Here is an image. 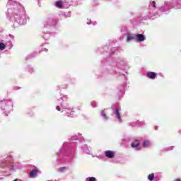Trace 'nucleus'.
I'll return each mask as SVG.
<instances>
[{"label": "nucleus", "mask_w": 181, "mask_h": 181, "mask_svg": "<svg viewBox=\"0 0 181 181\" xmlns=\"http://www.w3.org/2000/svg\"><path fill=\"white\" fill-rule=\"evenodd\" d=\"M6 17L18 25L26 23V16H25V8L16 0H8L7 3Z\"/></svg>", "instance_id": "obj_1"}, {"label": "nucleus", "mask_w": 181, "mask_h": 181, "mask_svg": "<svg viewBox=\"0 0 181 181\" xmlns=\"http://www.w3.org/2000/svg\"><path fill=\"white\" fill-rule=\"evenodd\" d=\"M9 37H12V35H9Z\"/></svg>", "instance_id": "obj_36"}, {"label": "nucleus", "mask_w": 181, "mask_h": 181, "mask_svg": "<svg viewBox=\"0 0 181 181\" xmlns=\"http://www.w3.org/2000/svg\"><path fill=\"white\" fill-rule=\"evenodd\" d=\"M6 46H5V44L1 42L0 43V50H4Z\"/></svg>", "instance_id": "obj_19"}, {"label": "nucleus", "mask_w": 181, "mask_h": 181, "mask_svg": "<svg viewBox=\"0 0 181 181\" xmlns=\"http://www.w3.org/2000/svg\"><path fill=\"white\" fill-rule=\"evenodd\" d=\"M147 77H148V78H151V80H155V78H156V73H155V72H148L147 73Z\"/></svg>", "instance_id": "obj_9"}, {"label": "nucleus", "mask_w": 181, "mask_h": 181, "mask_svg": "<svg viewBox=\"0 0 181 181\" xmlns=\"http://www.w3.org/2000/svg\"><path fill=\"white\" fill-rule=\"evenodd\" d=\"M151 145H152V144H151V141H149V140H144L143 141L144 148H149V146H151Z\"/></svg>", "instance_id": "obj_11"}, {"label": "nucleus", "mask_w": 181, "mask_h": 181, "mask_svg": "<svg viewBox=\"0 0 181 181\" xmlns=\"http://www.w3.org/2000/svg\"><path fill=\"white\" fill-rule=\"evenodd\" d=\"M148 179L150 181H153V179H155V174H153V173L150 174V175L148 176Z\"/></svg>", "instance_id": "obj_16"}, {"label": "nucleus", "mask_w": 181, "mask_h": 181, "mask_svg": "<svg viewBox=\"0 0 181 181\" xmlns=\"http://www.w3.org/2000/svg\"><path fill=\"white\" fill-rule=\"evenodd\" d=\"M30 71L32 72L33 71V69L32 68L30 69Z\"/></svg>", "instance_id": "obj_33"}, {"label": "nucleus", "mask_w": 181, "mask_h": 181, "mask_svg": "<svg viewBox=\"0 0 181 181\" xmlns=\"http://www.w3.org/2000/svg\"><path fill=\"white\" fill-rule=\"evenodd\" d=\"M49 37H50V35H49V34H45V35L43 36L44 39H49Z\"/></svg>", "instance_id": "obj_23"}, {"label": "nucleus", "mask_w": 181, "mask_h": 181, "mask_svg": "<svg viewBox=\"0 0 181 181\" xmlns=\"http://www.w3.org/2000/svg\"><path fill=\"white\" fill-rule=\"evenodd\" d=\"M151 5H152L153 8H156V2L152 1Z\"/></svg>", "instance_id": "obj_26"}, {"label": "nucleus", "mask_w": 181, "mask_h": 181, "mask_svg": "<svg viewBox=\"0 0 181 181\" xmlns=\"http://www.w3.org/2000/svg\"><path fill=\"white\" fill-rule=\"evenodd\" d=\"M101 117H103L105 121H107V119H108V117L105 113V110L101 111Z\"/></svg>", "instance_id": "obj_14"}, {"label": "nucleus", "mask_w": 181, "mask_h": 181, "mask_svg": "<svg viewBox=\"0 0 181 181\" xmlns=\"http://www.w3.org/2000/svg\"><path fill=\"white\" fill-rule=\"evenodd\" d=\"M95 180H96L95 177H89L86 178L85 181H95Z\"/></svg>", "instance_id": "obj_18"}, {"label": "nucleus", "mask_w": 181, "mask_h": 181, "mask_svg": "<svg viewBox=\"0 0 181 181\" xmlns=\"http://www.w3.org/2000/svg\"><path fill=\"white\" fill-rule=\"evenodd\" d=\"M131 146L135 149H141V147H139V141L138 140H135L134 142H132Z\"/></svg>", "instance_id": "obj_7"}, {"label": "nucleus", "mask_w": 181, "mask_h": 181, "mask_svg": "<svg viewBox=\"0 0 181 181\" xmlns=\"http://www.w3.org/2000/svg\"><path fill=\"white\" fill-rule=\"evenodd\" d=\"M11 169H12L13 170H16V169H19V165H13L11 166Z\"/></svg>", "instance_id": "obj_20"}, {"label": "nucleus", "mask_w": 181, "mask_h": 181, "mask_svg": "<svg viewBox=\"0 0 181 181\" xmlns=\"http://www.w3.org/2000/svg\"><path fill=\"white\" fill-rule=\"evenodd\" d=\"M0 104L1 105V110H3L4 112L9 113L12 111V108H13V104L12 103V101L9 100L4 99L0 102Z\"/></svg>", "instance_id": "obj_2"}, {"label": "nucleus", "mask_w": 181, "mask_h": 181, "mask_svg": "<svg viewBox=\"0 0 181 181\" xmlns=\"http://www.w3.org/2000/svg\"><path fill=\"white\" fill-rule=\"evenodd\" d=\"M174 181H181V180L179 179V178H177V179H175Z\"/></svg>", "instance_id": "obj_31"}, {"label": "nucleus", "mask_w": 181, "mask_h": 181, "mask_svg": "<svg viewBox=\"0 0 181 181\" xmlns=\"http://www.w3.org/2000/svg\"><path fill=\"white\" fill-rule=\"evenodd\" d=\"M9 45H11V42H9Z\"/></svg>", "instance_id": "obj_39"}, {"label": "nucleus", "mask_w": 181, "mask_h": 181, "mask_svg": "<svg viewBox=\"0 0 181 181\" xmlns=\"http://www.w3.org/2000/svg\"><path fill=\"white\" fill-rule=\"evenodd\" d=\"M68 117H73V116H71V115H68Z\"/></svg>", "instance_id": "obj_35"}, {"label": "nucleus", "mask_w": 181, "mask_h": 181, "mask_svg": "<svg viewBox=\"0 0 181 181\" xmlns=\"http://www.w3.org/2000/svg\"><path fill=\"white\" fill-rule=\"evenodd\" d=\"M55 5L57 8H59V9H62V8H63V1H58L55 3Z\"/></svg>", "instance_id": "obj_13"}, {"label": "nucleus", "mask_w": 181, "mask_h": 181, "mask_svg": "<svg viewBox=\"0 0 181 181\" xmlns=\"http://www.w3.org/2000/svg\"><path fill=\"white\" fill-rule=\"evenodd\" d=\"M119 90H120V92H121V93H124L125 88H124L123 86H120V87H119Z\"/></svg>", "instance_id": "obj_25"}, {"label": "nucleus", "mask_w": 181, "mask_h": 181, "mask_svg": "<svg viewBox=\"0 0 181 181\" xmlns=\"http://www.w3.org/2000/svg\"><path fill=\"white\" fill-rule=\"evenodd\" d=\"M105 155L106 158H109L110 159H112L115 156V153L112 151H107L105 152Z\"/></svg>", "instance_id": "obj_5"}, {"label": "nucleus", "mask_w": 181, "mask_h": 181, "mask_svg": "<svg viewBox=\"0 0 181 181\" xmlns=\"http://www.w3.org/2000/svg\"><path fill=\"white\" fill-rule=\"evenodd\" d=\"M135 37H136V35H134V34H130V33H127V42H131V40H134V39H135Z\"/></svg>", "instance_id": "obj_10"}, {"label": "nucleus", "mask_w": 181, "mask_h": 181, "mask_svg": "<svg viewBox=\"0 0 181 181\" xmlns=\"http://www.w3.org/2000/svg\"><path fill=\"white\" fill-rule=\"evenodd\" d=\"M68 110H73V108H71V107H69Z\"/></svg>", "instance_id": "obj_34"}, {"label": "nucleus", "mask_w": 181, "mask_h": 181, "mask_svg": "<svg viewBox=\"0 0 181 181\" xmlns=\"http://www.w3.org/2000/svg\"><path fill=\"white\" fill-rule=\"evenodd\" d=\"M67 169V168L66 167H62V168H60L59 169V172H64V170H66Z\"/></svg>", "instance_id": "obj_22"}, {"label": "nucleus", "mask_w": 181, "mask_h": 181, "mask_svg": "<svg viewBox=\"0 0 181 181\" xmlns=\"http://www.w3.org/2000/svg\"><path fill=\"white\" fill-rule=\"evenodd\" d=\"M155 129H156V130L158 129V127H155Z\"/></svg>", "instance_id": "obj_37"}, {"label": "nucleus", "mask_w": 181, "mask_h": 181, "mask_svg": "<svg viewBox=\"0 0 181 181\" xmlns=\"http://www.w3.org/2000/svg\"><path fill=\"white\" fill-rule=\"evenodd\" d=\"M39 172V169L34 168L30 172V177H36L37 176V173Z\"/></svg>", "instance_id": "obj_6"}, {"label": "nucleus", "mask_w": 181, "mask_h": 181, "mask_svg": "<svg viewBox=\"0 0 181 181\" xmlns=\"http://www.w3.org/2000/svg\"><path fill=\"white\" fill-rule=\"evenodd\" d=\"M86 23H87V25H91V23L93 25H97V22L95 21L94 23H93V22H91V19H89V18L87 19Z\"/></svg>", "instance_id": "obj_17"}, {"label": "nucleus", "mask_w": 181, "mask_h": 181, "mask_svg": "<svg viewBox=\"0 0 181 181\" xmlns=\"http://www.w3.org/2000/svg\"><path fill=\"white\" fill-rule=\"evenodd\" d=\"M64 16H66V18H70L71 16V14H70V13H66L64 14Z\"/></svg>", "instance_id": "obj_24"}, {"label": "nucleus", "mask_w": 181, "mask_h": 181, "mask_svg": "<svg viewBox=\"0 0 181 181\" xmlns=\"http://www.w3.org/2000/svg\"><path fill=\"white\" fill-rule=\"evenodd\" d=\"M64 145H66V143H65V144H64Z\"/></svg>", "instance_id": "obj_38"}, {"label": "nucleus", "mask_w": 181, "mask_h": 181, "mask_svg": "<svg viewBox=\"0 0 181 181\" xmlns=\"http://www.w3.org/2000/svg\"><path fill=\"white\" fill-rule=\"evenodd\" d=\"M56 110H57V111H61L60 106H57Z\"/></svg>", "instance_id": "obj_29"}, {"label": "nucleus", "mask_w": 181, "mask_h": 181, "mask_svg": "<svg viewBox=\"0 0 181 181\" xmlns=\"http://www.w3.org/2000/svg\"><path fill=\"white\" fill-rule=\"evenodd\" d=\"M56 24V21L52 18H49L44 22V27L48 28V26H53Z\"/></svg>", "instance_id": "obj_3"}, {"label": "nucleus", "mask_w": 181, "mask_h": 181, "mask_svg": "<svg viewBox=\"0 0 181 181\" xmlns=\"http://www.w3.org/2000/svg\"><path fill=\"white\" fill-rule=\"evenodd\" d=\"M83 152H85V153H90V148H88V146L85 145L83 146Z\"/></svg>", "instance_id": "obj_15"}, {"label": "nucleus", "mask_w": 181, "mask_h": 181, "mask_svg": "<svg viewBox=\"0 0 181 181\" xmlns=\"http://www.w3.org/2000/svg\"><path fill=\"white\" fill-rule=\"evenodd\" d=\"M74 139H78V137L77 136H74L73 137H71L72 141H74Z\"/></svg>", "instance_id": "obj_27"}, {"label": "nucleus", "mask_w": 181, "mask_h": 181, "mask_svg": "<svg viewBox=\"0 0 181 181\" xmlns=\"http://www.w3.org/2000/svg\"><path fill=\"white\" fill-rule=\"evenodd\" d=\"M61 100H62L63 101H64V100H67V96L61 97Z\"/></svg>", "instance_id": "obj_28"}, {"label": "nucleus", "mask_w": 181, "mask_h": 181, "mask_svg": "<svg viewBox=\"0 0 181 181\" xmlns=\"http://www.w3.org/2000/svg\"><path fill=\"white\" fill-rule=\"evenodd\" d=\"M136 37L138 42H144V40H145V39H146L145 37V35H144L142 34H138L137 35H136Z\"/></svg>", "instance_id": "obj_8"}, {"label": "nucleus", "mask_w": 181, "mask_h": 181, "mask_svg": "<svg viewBox=\"0 0 181 181\" xmlns=\"http://www.w3.org/2000/svg\"><path fill=\"white\" fill-rule=\"evenodd\" d=\"M43 51H44V52H47V49L45 48V49H43Z\"/></svg>", "instance_id": "obj_32"}, {"label": "nucleus", "mask_w": 181, "mask_h": 181, "mask_svg": "<svg viewBox=\"0 0 181 181\" xmlns=\"http://www.w3.org/2000/svg\"><path fill=\"white\" fill-rule=\"evenodd\" d=\"M91 105L93 108H95V107H97V103H95V101H93L91 103Z\"/></svg>", "instance_id": "obj_21"}, {"label": "nucleus", "mask_w": 181, "mask_h": 181, "mask_svg": "<svg viewBox=\"0 0 181 181\" xmlns=\"http://www.w3.org/2000/svg\"><path fill=\"white\" fill-rule=\"evenodd\" d=\"M120 109L119 107L115 109V117L117 119L118 122H122L121 114L119 113Z\"/></svg>", "instance_id": "obj_4"}, {"label": "nucleus", "mask_w": 181, "mask_h": 181, "mask_svg": "<svg viewBox=\"0 0 181 181\" xmlns=\"http://www.w3.org/2000/svg\"><path fill=\"white\" fill-rule=\"evenodd\" d=\"M173 148H174L173 146L169 147V148H168V151H172V149H173Z\"/></svg>", "instance_id": "obj_30"}, {"label": "nucleus", "mask_w": 181, "mask_h": 181, "mask_svg": "<svg viewBox=\"0 0 181 181\" xmlns=\"http://www.w3.org/2000/svg\"><path fill=\"white\" fill-rule=\"evenodd\" d=\"M169 2H165L164 6L161 7V11H168L169 9Z\"/></svg>", "instance_id": "obj_12"}]
</instances>
